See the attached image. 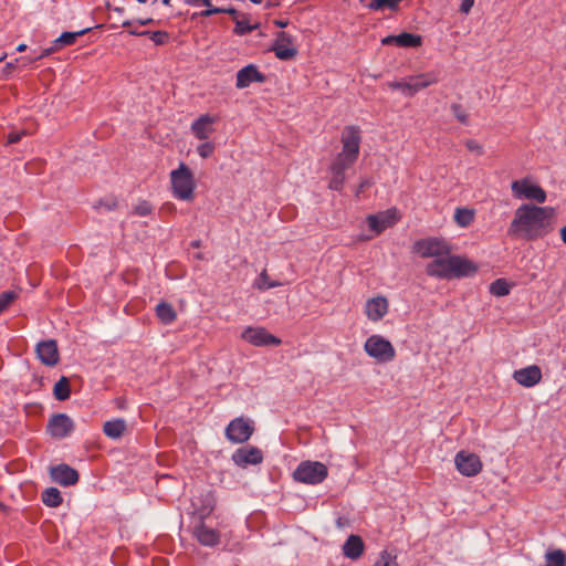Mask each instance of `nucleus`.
<instances>
[{
    "instance_id": "f257e3e1",
    "label": "nucleus",
    "mask_w": 566,
    "mask_h": 566,
    "mask_svg": "<svg viewBox=\"0 0 566 566\" xmlns=\"http://www.w3.org/2000/svg\"><path fill=\"white\" fill-rule=\"evenodd\" d=\"M555 209L523 203L515 212L509 227V234L527 241L543 238L554 228Z\"/></svg>"
},
{
    "instance_id": "f03ea898",
    "label": "nucleus",
    "mask_w": 566,
    "mask_h": 566,
    "mask_svg": "<svg viewBox=\"0 0 566 566\" xmlns=\"http://www.w3.org/2000/svg\"><path fill=\"white\" fill-rule=\"evenodd\" d=\"M360 130L357 126H346L342 133V151L334 159L331 171L329 188L340 190L345 181V171L350 168L358 158L360 146Z\"/></svg>"
},
{
    "instance_id": "7ed1b4c3",
    "label": "nucleus",
    "mask_w": 566,
    "mask_h": 566,
    "mask_svg": "<svg viewBox=\"0 0 566 566\" xmlns=\"http://www.w3.org/2000/svg\"><path fill=\"white\" fill-rule=\"evenodd\" d=\"M478 268L471 261L459 255H442L430 262L426 272L429 276L438 279H453L470 276L476 272Z\"/></svg>"
},
{
    "instance_id": "20e7f679",
    "label": "nucleus",
    "mask_w": 566,
    "mask_h": 566,
    "mask_svg": "<svg viewBox=\"0 0 566 566\" xmlns=\"http://www.w3.org/2000/svg\"><path fill=\"white\" fill-rule=\"evenodd\" d=\"M174 196L181 200H192L195 190L193 175L189 167L181 163L178 169L170 172Z\"/></svg>"
},
{
    "instance_id": "39448f33",
    "label": "nucleus",
    "mask_w": 566,
    "mask_h": 566,
    "mask_svg": "<svg viewBox=\"0 0 566 566\" xmlns=\"http://www.w3.org/2000/svg\"><path fill=\"white\" fill-rule=\"evenodd\" d=\"M364 349L369 357L379 363H388L396 357L392 344L380 335L369 336L364 344Z\"/></svg>"
},
{
    "instance_id": "423d86ee",
    "label": "nucleus",
    "mask_w": 566,
    "mask_h": 566,
    "mask_svg": "<svg viewBox=\"0 0 566 566\" xmlns=\"http://www.w3.org/2000/svg\"><path fill=\"white\" fill-rule=\"evenodd\" d=\"M327 468L324 463L317 461L301 462L293 473L296 481L306 484H318L327 476Z\"/></svg>"
},
{
    "instance_id": "0eeeda50",
    "label": "nucleus",
    "mask_w": 566,
    "mask_h": 566,
    "mask_svg": "<svg viewBox=\"0 0 566 566\" xmlns=\"http://www.w3.org/2000/svg\"><path fill=\"white\" fill-rule=\"evenodd\" d=\"M514 198L521 200H533L537 203L546 201V191L538 185L534 184L530 178L514 180L511 185Z\"/></svg>"
},
{
    "instance_id": "6e6552de",
    "label": "nucleus",
    "mask_w": 566,
    "mask_h": 566,
    "mask_svg": "<svg viewBox=\"0 0 566 566\" xmlns=\"http://www.w3.org/2000/svg\"><path fill=\"white\" fill-rule=\"evenodd\" d=\"M211 511H212V506L206 507V511H202L200 513L201 521L192 530V534L197 538V541L201 545L208 546V547H213V546L218 545L220 542L219 531L211 528L203 523V518L208 514H210Z\"/></svg>"
},
{
    "instance_id": "1a4fd4ad",
    "label": "nucleus",
    "mask_w": 566,
    "mask_h": 566,
    "mask_svg": "<svg viewBox=\"0 0 566 566\" xmlns=\"http://www.w3.org/2000/svg\"><path fill=\"white\" fill-rule=\"evenodd\" d=\"M413 251L422 258H439L449 254L450 248L447 242L436 238L419 240L413 245Z\"/></svg>"
},
{
    "instance_id": "9d476101",
    "label": "nucleus",
    "mask_w": 566,
    "mask_h": 566,
    "mask_svg": "<svg viewBox=\"0 0 566 566\" xmlns=\"http://www.w3.org/2000/svg\"><path fill=\"white\" fill-rule=\"evenodd\" d=\"M254 428L248 419L235 418L226 428V437L233 443H243L250 439Z\"/></svg>"
},
{
    "instance_id": "9b49d317",
    "label": "nucleus",
    "mask_w": 566,
    "mask_h": 566,
    "mask_svg": "<svg viewBox=\"0 0 566 566\" xmlns=\"http://www.w3.org/2000/svg\"><path fill=\"white\" fill-rule=\"evenodd\" d=\"M242 339L253 346H277L281 339L270 334L264 327H248L241 335Z\"/></svg>"
},
{
    "instance_id": "f8f14e48",
    "label": "nucleus",
    "mask_w": 566,
    "mask_h": 566,
    "mask_svg": "<svg viewBox=\"0 0 566 566\" xmlns=\"http://www.w3.org/2000/svg\"><path fill=\"white\" fill-rule=\"evenodd\" d=\"M458 471L465 476H474L482 470V462L479 455L467 451H460L454 459Z\"/></svg>"
},
{
    "instance_id": "ddd939ff",
    "label": "nucleus",
    "mask_w": 566,
    "mask_h": 566,
    "mask_svg": "<svg viewBox=\"0 0 566 566\" xmlns=\"http://www.w3.org/2000/svg\"><path fill=\"white\" fill-rule=\"evenodd\" d=\"M46 430L53 438L63 439L74 430V421L65 413H57L50 418Z\"/></svg>"
},
{
    "instance_id": "4468645a",
    "label": "nucleus",
    "mask_w": 566,
    "mask_h": 566,
    "mask_svg": "<svg viewBox=\"0 0 566 566\" xmlns=\"http://www.w3.org/2000/svg\"><path fill=\"white\" fill-rule=\"evenodd\" d=\"M232 461L241 468H247L248 465H256L263 461V453L256 447H243L233 452Z\"/></svg>"
},
{
    "instance_id": "2eb2a0df",
    "label": "nucleus",
    "mask_w": 566,
    "mask_h": 566,
    "mask_svg": "<svg viewBox=\"0 0 566 566\" xmlns=\"http://www.w3.org/2000/svg\"><path fill=\"white\" fill-rule=\"evenodd\" d=\"M293 39L284 31L277 33L272 50L280 60L287 61L297 54V50L292 46Z\"/></svg>"
},
{
    "instance_id": "dca6fc26",
    "label": "nucleus",
    "mask_w": 566,
    "mask_h": 566,
    "mask_svg": "<svg viewBox=\"0 0 566 566\" xmlns=\"http://www.w3.org/2000/svg\"><path fill=\"white\" fill-rule=\"evenodd\" d=\"M397 221L396 211L387 210L378 214H370L367 217V223L371 231L376 234L381 233L390 228Z\"/></svg>"
},
{
    "instance_id": "f3484780",
    "label": "nucleus",
    "mask_w": 566,
    "mask_h": 566,
    "mask_svg": "<svg viewBox=\"0 0 566 566\" xmlns=\"http://www.w3.org/2000/svg\"><path fill=\"white\" fill-rule=\"evenodd\" d=\"M514 380L523 387L530 388L537 385L542 379V370L536 365H531L525 368L515 370L513 374Z\"/></svg>"
},
{
    "instance_id": "a211bd4d",
    "label": "nucleus",
    "mask_w": 566,
    "mask_h": 566,
    "mask_svg": "<svg viewBox=\"0 0 566 566\" xmlns=\"http://www.w3.org/2000/svg\"><path fill=\"white\" fill-rule=\"evenodd\" d=\"M51 479L63 485L70 486L78 481V473L67 464H59L50 469Z\"/></svg>"
},
{
    "instance_id": "6ab92c4d",
    "label": "nucleus",
    "mask_w": 566,
    "mask_h": 566,
    "mask_svg": "<svg viewBox=\"0 0 566 566\" xmlns=\"http://www.w3.org/2000/svg\"><path fill=\"white\" fill-rule=\"evenodd\" d=\"M265 81V76L259 72L258 67L253 64H249L237 73V88H245L250 86L252 83H263Z\"/></svg>"
},
{
    "instance_id": "aec40b11",
    "label": "nucleus",
    "mask_w": 566,
    "mask_h": 566,
    "mask_svg": "<svg viewBox=\"0 0 566 566\" xmlns=\"http://www.w3.org/2000/svg\"><path fill=\"white\" fill-rule=\"evenodd\" d=\"M38 358L46 366H54L59 361V352L55 340L40 342L35 348Z\"/></svg>"
},
{
    "instance_id": "412c9836",
    "label": "nucleus",
    "mask_w": 566,
    "mask_h": 566,
    "mask_svg": "<svg viewBox=\"0 0 566 566\" xmlns=\"http://www.w3.org/2000/svg\"><path fill=\"white\" fill-rule=\"evenodd\" d=\"M422 43V38L418 34L403 32L398 35H388L381 40L382 45L397 44L401 48H417Z\"/></svg>"
},
{
    "instance_id": "4be33fe9",
    "label": "nucleus",
    "mask_w": 566,
    "mask_h": 566,
    "mask_svg": "<svg viewBox=\"0 0 566 566\" xmlns=\"http://www.w3.org/2000/svg\"><path fill=\"white\" fill-rule=\"evenodd\" d=\"M214 118L209 115H201L191 125L192 134L201 140L208 139L213 132Z\"/></svg>"
},
{
    "instance_id": "5701e85b",
    "label": "nucleus",
    "mask_w": 566,
    "mask_h": 566,
    "mask_svg": "<svg viewBox=\"0 0 566 566\" xmlns=\"http://www.w3.org/2000/svg\"><path fill=\"white\" fill-rule=\"evenodd\" d=\"M388 311V302L385 297H374L366 303V314L369 319H381Z\"/></svg>"
},
{
    "instance_id": "b1692460",
    "label": "nucleus",
    "mask_w": 566,
    "mask_h": 566,
    "mask_svg": "<svg viewBox=\"0 0 566 566\" xmlns=\"http://www.w3.org/2000/svg\"><path fill=\"white\" fill-rule=\"evenodd\" d=\"M437 83L433 74H419L407 80V95L411 96L417 92Z\"/></svg>"
},
{
    "instance_id": "393cba45",
    "label": "nucleus",
    "mask_w": 566,
    "mask_h": 566,
    "mask_svg": "<svg viewBox=\"0 0 566 566\" xmlns=\"http://www.w3.org/2000/svg\"><path fill=\"white\" fill-rule=\"evenodd\" d=\"M343 553L350 559H357L364 553V543L357 535H350L343 545Z\"/></svg>"
},
{
    "instance_id": "a878e982",
    "label": "nucleus",
    "mask_w": 566,
    "mask_h": 566,
    "mask_svg": "<svg viewBox=\"0 0 566 566\" xmlns=\"http://www.w3.org/2000/svg\"><path fill=\"white\" fill-rule=\"evenodd\" d=\"M126 430V421L124 419L108 420L103 426L105 436L111 439L120 438Z\"/></svg>"
},
{
    "instance_id": "bb28decb",
    "label": "nucleus",
    "mask_w": 566,
    "mask_h": 566,
    "mask_svg": "<svg viewBox=\"0 0 566 566\" xmlns=\"http://www.w3.org/2000/svg\"><path fill=\"white\" fill-rule=\"evenodd\" d=\"M365 4L366 8L380 11L384 9H389L391 11H397L399 9V3L401 0H359Z\"/></svg>"
},
{
    "instance_id": "cd10ccee",
    "label": "nucleus",
    "mask_w": 566,
    "mask_h": 566,
    "mask_svg": "<svg viewBox=\"0 0 566 566\" xmlns=\"http://www.w3.org/2000/svg\"><path fill=\"white\" fill-rule=\"evenodd\" d=\"M156 314L164 324H171L177 317L172 305L167 302H160L157 304Z\"/></svg>"
},
{
    "instance_id": "c85d7f7f",
    "label": "nucleus",
    "mask_w": 566,
    "mask_h": 566,
    "mask_svg": "<svg viewBox=\"0 0 566 566\" xmlns=\"http://www.w3.org/2000/svg\"><path fill=\"white\" fill-rule=\"evenodd\" d=\"M42 502L50 507H56L62 503L61 492L56 488H48L42 493Z\"/></svg>"
},
{
    "instance_id": "c756f323",
    "label": "nucleus",
    "mask_w": 566,
    "mask_h": 566,
    "mask_svg": "<svg viewBox=\"0 0 566 566\" xmlns=\"http://www.w3.org/2000/svg\"><path fill=\"white\" fill-rule=\"evenodd\" d=\"M91 28H86L76 32H63L56 40L55 44L59 48L72 45L75 43L76 39L85 33H87Z\"/></svg>"
},
{
    "instance_id": "7c9ffc66",
    "label": "nucleus",
    "mask_w": 566,
    "mask_h": 566,
    "mask_svg": "<svg viewBox=\"0 0 566 566\" xmlns=\"http://www.w3.org/2000/svg\"><path fill=\"white\" fill-rule=\"evenodd\" d=\"M545 566H566V554L562 549H555L545 554Z\"/></svg>"
},
{
    "instance_id": "2f4dec72",
    "label": "nucleus",
    "mask_w": 566,
    "mask_h": 566,
    "mask_svg": "<svg viewBox=\"0 0 566 566\" xmlns=\"http://www.w3.org/2000/svg\"><path fill=\"white\" fill-rule=\"evenodd\" d=\"M254 287L261 291L281 286L282 283L279 281L270 280L265 270H263L258 279L253 283Z\"/></svg>"
},
{
    "instance_id": "473e14b6",
    "label": "nucleus",
    "mask_w": 566,
    "mask_h": 566,
    "mask_svg": "<svg viewBox=\"0 0 566 566\" xmlns=\"http://www.w3.org/2000/svg\"><path fill=\"white\" fill-rule=\"evenodd\" d=\"M53 394L60 401L66 400L70 397V384L66 377H62L55 382Z\"/></svg>"
},
{
    "instance_id": "72a5a7b5",
    "label": "nucleus",
    "mask_w": 566,
    "mask_h": 566,
    "mask_svg": "<svg viewBox=\"0 0 566 566\" xmlns=\"http://www.w3.org/2000/svg\"><path fill=\"white\" fill-rule=\"evenodd\" d=\"M473 218V212L465 208H458L454 212V220L460 227H468Z\"/></svg>"
},
{
    "instance_id": "f704fd0d",
    "label": "nucleus",
    "mask_w": 566,
    "mask_h": 566,
    "mask_svg": "<svg viewBox=\"0 0 566 566\" xmlns=\"http://www.w3.org/2000/svg\"><path fill=\"white\" fill-rule=\"evenodd\" d=\"M511 286L504 279H497L490 285L491 294L495 296H505L510 293Z\"/></svg>"
},
{
    "instance_id": "c9c22d12",
    "label": "nucleus",
    "mask_w": 566,
    "mask_h": 566,
    "mask_svg": "<svg viewBox=\"0 0 566 566\" xmlns=\"http://www.w3.org/2000/svg\"><path fill=\"white\" fill-rule=\"evenodd\" d=\"M219 13L230 14L233 18L234 21H235V19H239L238 18V11L234 8H232V7L206 9V10L201 11L200 13H198V15H200L202 18H208V17H210L212 14H219Z\"/></svg>"
},
{
    "instance_id": "e433bc0d",
    "label": "nucleus",
    "mask_w": 566,
    "mask_h": 566,
    "mask_svg": "<svg viewBox=\"0 0 566 566\" xmlns=\"http://www.w3.org/2000/svg\"><path fill=\"white\" fill-rule=\"evenodd\" d=\"M259 28V23L250 24L245 19H235L234 33L238 35H244Z\"/></svg>"
},
{
    "instance_id": "4c0bfd02",
    "label": "nucleus",
    "mask_w": 566,
    "mask_h": 566,
    "mask_svg": "<svg viewBox=\"0 0 566 566\" xmlns=\"http://www.w3.org/2000/svg\"><path fill=\"white\" fill-rule=\"evenodd\" d=\"M374 566H399L396 556H392L387 551L381 552L379 558L374 564Z\"/></svg>"
},
{
    "instance_id": "58836bf2",
    "label": "nucleus",
    "mask_w": 566,
    "mask_h": 566,
    "mask_svg": "<svg viewBox=\"0 0 566 566\" xmlns=\"http://www.w3.org/2000/svg\"><path fill=\"white\" fill-rule=\"evenodd\" d=\"M17 298V293L6 291L0 294V314Z\"/></svg>"
},
{
    "instance_id": "ea45409f",
    "label": "nucleus",
    "mask_w": 566,
    "mask_h": 566,
    "mask_svg": "<svg viewBox=\"0 0 566 566\" xmlns=\"http://www.w3.org/2000/svg\"><path fill=\"white\" fill-rule=\"evenodd\" d=\"M147 35L156 45L165 44L169 38V34L166 31H149Z\"/></svg>"
},
{
    "instance_id": "a19ab883",
    "label": "nucleus",
    "mask_w": 566,
    "mask_h": 566,
    "mask_svg": "<svg viewBox=\"0 0 566 566\" xmlns=\"http://www.w3.org/2000/svg\"><path fill=\"white\" fill-rule=\"evenodd\" d=\"M153 211L151 206L147 201H140L134 207V213L137 216H148Z\"/></svg>"
},
{
    "instance_id": "79ce46f5",
    "label": "nucleus",
    "mask_w": 566,
    "mask_h": 566,
    "mask_svg": "<svg viewBox=\"0 0 566 566\" xmlns=\"http://www.w3.org/2000/svg\"><path fill=\"white\" fill-rule=\"evenodd\" d=\"M197 151L200 155V157L208 158V157H210L213 154L214 145L212 143H209V142L203 143V144L198 146Z\"/></svg>"
},
{
    "instance_id": "37998d69",
    "label": "nucleus",
    "mask_w": 566,
    "mask_h": 566,
    "mask_svg": "<svg viewBox=\"0 0 566 566\" xmlns=\"http://www.w3.org/2000/svg\"><path fill=\"white\" fill-rule=\"evenodd\" d=\"M117 207V200L115 198H106L98 202L97 208L104 211H112Z\"/></svg>"
},
{
    "instance_id": "c03bdc74",
    "label": "nucleus",
    "mask_w": 566,
    "mask_h": 566,
    "mask_svg": "<svg viewBox=\"0 0 566 566\" xmlns=\"http://www.w3.org/2000/svg\"><path fill=\"white\" fill-rule=\"evenodd\" d=\"M452 113L457 117L458 120L465 124L468 119V115L464 109L460 105H452Z\"/></svg>"
},
{
    "instance_id": "a18cd8bd",
    "label": "nucleus",
    "mask_w": 566,
    "mask_h": 566,
    "mask_svg": "<svg viewBox=\"0 0 566 566\" xmlns=\"http://www.w3.org/2000/svg\"><path fill=\"white\" fill-rule=\"evenodd\" d=\"M465 146L472 153H476L478 155L483 154V147L478 142H475L473 139L467 140Z\"/></svg>"
},
{
    "instance_id": "49530a36",
    "label": "nucleus",
    "mask_w": 566,
    "mask_h": 566,
    "mask_svg": "<svg viewBox=\"0 0 566 566\" xmlns=\"http://www.w3.org/2000/svg\"><path fill=\"white\" fill-rule=\"evenodd\" d=\"M57 49H59V46L54 43V45H53V46L48 48V49H44V50L42 51V53H41L39 56H36V57H34V59H29V57H28V63H30V64H31V63H33V62H34V61H36V60H40V59L46 57V56H49L50 54H52L53 52H55Z\"/></svg>"
},
{
    "instance_id": "de8ad7c7",
    "label": "nucleus",
    "mask_w": 566,
    "mask_h": 566,
    "mask_svg": "<svg viewBox=\"0 0 566 566\" xmlns=\"http://www.w3.org/2000/svg\"><path fill=\"white\" fill-rule=\"evenodd\" d=\"M187 3L191 7H205V9L214 8L211 3V0H188Z\"/></svg>"
},
{
    "instance_id": "09e8293b",
    "label": "nucleus",
    "mask_w": 566,
    "mask_h": 566,
    "mask_svg": "<svg viewBox=\"0 0 566 566\" xmlns=\"http://www.w3.org/2000/svg\"><path fill=\"white\" fill-rule=\"evenodd\" d=\"M20 62H21L23 65H28V64H29V63H28V57L15 59V61H14V62H9V63H7V64H6V71H7V73H10L12 70H14V69H15V66H17V64H18V63H20Z\"/></svg>"
},
{
    "instance_id": "8fccbe9b",
    "label": "nucleus",
    "mask_w": 566,
    "mask_h": 566,
    "mask_svg": "<svg viewBox=\"0 0 566 566\" xmlns=\"http://www.w3.org/2000/svg\"><path fill=\"white\" fill-rule=\"evenodd\" d=\"M389 87L394 88V90H399L401 91L403 94H407V81H396V82H391L389 83Z\"/></svg>"
},
{
    "instance_id": "3c124183",
    "label": "nucleus",
    "mask_w": 566,
    "mask_h": 566,
    "mask_svg": "<svg viewBox=\"0 0 566 566\" xmlns=\"http://www.w3.org/2000/svg\"><path fill=\"white\" fill-rule=\"evenodd\" d=\"M24 134H25L24 130L10 133L8 135V143L9 144H15V143L20 142Z\"/></svg>"
},
{
    "instance_id": "603ef678",
    "label": "nucleus",
    "mask_w": 566,
    "mask_h": 566,
    "mask_svg": "<svg viewBox=\"0 0 566 566\" xmlns=\"http://www.w3.org/2000/svg\"><path fill=\"white\" fill-rule=\"evenodd\" d=\"M474 4V0H463L460 6V11L463 13H469Z\"/></svg>"
},
{
    "instance_id": "864d4df0",
    "label": "nucleus",
    "mask_w": 566,
    "mask_h": 566,
    "mask_svg": "<svg viewBox=\"0 0 566 566\" xmlns=\"http://www.w3.org/2000/svg\"><path fill=\"white\" fill-rule=\"evenodd\" d=\"M274 24L279 28H286L289 24L287 20H275Z\"/></svg>"
},
{
    "instance_id": "5fc2aeb1",
    "label": "nucleus",
    "mask_w": 566,
    "mask_h": 566,
    "mask_svg": "<svg viewBox=\"0 0 566 566\" xmlns=\"http://www.w3.org/2000/svg\"><path fill=\"white\" fill-rule=\"evenodd\" d=\"M137 22H138L140 25H147V24L153 23V22H154V19H151V18L140 19V20H137Z\"/></svg>"
},
{
    "instance_id": "6e6d98bb",
    "label": "nucleus",
    "mask_w": 566,
    "mask_h": 566,
    "mask_svg": "<svg viewBox=\"0 0 566 566\" xmlns=\"http://www.w3.org/2000/svg\"><path fill=\"white\" fill-rule=\"evenodd\" d=\"M130 34L133 35H137V36H143V35H146L149 33V31H137V30H130L129 31Z\"/></svg>"
},
{
    "instance_id": "4d7b16f0",
    "label": "nucleus",
    "mask_w": 566,
    "mask_h": 566,
    "mask_svg": "<svg viewBox=\"0 0 566 566\" xmlns=\"http://www.w3.org/2000/svg\"><path fill=\"white\" fill-rule=\"evenodd\" d=\"M562 241L566 244V226L560 229Z\"/></svg>"
},
{
    "instance_id": "13d9d810",
    "label": "nucleus",
    "mask_w": 566,
    "mask_h": 566,
    "mask_svg": "<svg viewBox=\"0 0 566 566\" xmlns=\"http://www.w3.org/2000/svg\"><path fill=\"white\" fill-rule=\"evenodd\" d=\"M25 50H27V44H24V43H21V44H19V45L17 46V51H18V52H23V51H25Z\"/></svg>"
},
{
    "instance_id": "bf43d9fd",
    "label": "nucleus",
    "mask_w": 566,
    "mask_h": 566,
    "mask_svg": "<svg viewBox=\"0 0 566 566\" xmlns=\"http://www.w3.org/2000/svg\"><path fill=\"white\" fill-rule=\"evenodd\" d=\"M251 2H253L254 4H261L263 0H250Z\"/></svg>"
},
{
    "instance_id": "052dcab7",
    "label": "nucleus",
    "mask_w": 566,
    "mask_h": 566,
    "mask_svg": "<svg viewBox=\"0 0 566 566\" xmlns=\"http://www.w3.org/2000/svg\"><path fill=\"white\" fill-rule=\"evenodd\" d=\"M161 2L164 6H170V0H163Z\"/></svg>"
},
{
    "instance_id": "680f3d73",
    "label": "nucleus",
    "mask_w": 566,
    "mask_h": 566,
    "mask_svg": "<svg viewBox=\"0 0 566 566\" xmlns=\"http://www.w3.org/2000/svg\"><path fill=\"white\" fill-rule=\"evenodd\" d=\"M129 25H132V22H130V21H125V22L123 23V27H129Z\"/></svg>"
},
{
    "instance_id": "e2e57ef3",
    "label": "nucleus",
    "mask_w": 566,
    "mask_h": 566,
    "mask_svg": "<svg viewBox=\"0 0 566 566\" xmlns=\"http://www.w3.org/2000/svg\"><path fill=\"white\" fill-rule=\"evenodd\" d=\"M366 185H367V184L363 182V184L360 185V189H363L364 187H366Z\"/></svg>"
},
{
    "instance_id": "0e129e2a",
    "label": "nucleus",
    "mask_w": 566,
    "mask_h": 566,
    "mask_svg": "<svg viewBox=\"0 0 566 566\" xmlns=\"http://www.w3.org/2000/svg\"><path fill=\"white\" fill-rule=\"evenodd\" d=\"M4 57H6V55L1 56V57H0V62H1V61H3V60H4Z\"/></svg>"
}]
</instances>
